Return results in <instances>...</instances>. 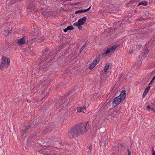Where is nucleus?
Wrapping results in <instances>:
<instances>
[{"instance_id": "f257e3e1", "label": "nucleus", "mask_w": 155, "mask_h": 155, "mask_svg": "<svg viewBox=\"0 0 155 155\" xmlns=\"http://www.w3.org/2000/svg\"><path fill=\"white\" fill-rule=\"evenodd\" d=\"M89 123H82L73 126L68 131V136L71 138L77 137L81 135L83 132L85 133L89 128Z\"/></svg>"}, {"instance_id": "f03ea898", "label": "nucleus", "mask_w": 155, "mask_h": 155, "mask_svg": "<svg viewBox=\"0 0 155 155\" xmlns=\"http://www.w3.org/2000/svg\"><path fill=\"white\" fill-rule=\"evenodd\" d=\"M125 91L123 90L121 91L119 96L115 97L112 103L113 107H115L119 104L126 97Z\"/></svg>"}, {"instance_id": "7ed1b4c3", "label": "nucleus", "mask_w": 155, "mask_h": 155, "mask_svg": "<svg viewBox=\"0 0 155 155\" xmlns=\"http://www.w3.org/2000/svg\"><path fill=\"white\" fill-rule=\"evenodd\" d=\"M7 63V67H8L9 65L10 60L7 58L5 57L2 56L1 59V63L0 64V70L2 71L3 70L5 64Z\"/></svg>"}, {"instance_id": "20e7f679", "label": "nucleus", "mask_w": 155, "mask_h": 155, "mask_svg": "<svg viewBox=\"0 0 155 155\" xmlns=\"http://www.w3.org/2000/svg\"><path fill=\"white\" fill-rule=\"evenodd\" d=\"M101 138V140L99 143L100 146H101L102 145V143H103L104 144L103 146L104 147H105L106 145L108 142V137L107 136L105 135L102 137Z\"/></svg>"}, {"instance_id": "39448f33", "label": "nucleus", "mask_w": 155, "mask_h": 155, "mask_svg": "<svg viewBox=\"0 0 155 155\" xmlns=\"http://www.w3.org/2000/svg\"><path fill=\"white\" fill-rule=\"evenodd\" d=\"M117 48L116 46H113L110 48L107 49L106 51L102 53V55H105L109 54L110 52H112L114 51Z\"/></svg>"}, {"instance_id": "423d86ee", "label": "nucleus", "mask_w": 155, "mask_h": 155, "mask_svg": "<svg viewBox=\"0 0 155 155\" xmlns=\"http://www.w3.org/2000/svg\"><path fill=\"white\" fill-rule=\"evenodd\" d=\"M100 118H96L93 121V124L97 128L101 127L102 123L100 122Z\"/></svg>"}, {"instance_id": "0eeeda50", "label": "nucleus", "mask_w": 155, "mask_h": 155, "mask_svg": "<svg viewBox=\"0 0 155 155\" xmlns=\"http://www.w3.org/2000/svg\"><path fill=\"white\" fill-rule=\"evenodd\" d=\"M122 114L120 110L115 109L114 110L113 112L110 114V115L114 117H118V115H120Z\"/></svg>"}, {"instance_id": "6e6552de", "label": "nucleus", "mask_w": 155, "mask_h": 155, "mask_svg": "<svg viewBox=\"0 0 155 155\" xmlns=\"http://www.w3.org/2000/svg\"><path fill=\"white\" fill-rule=\"evenodd\" d=\"M39 154L38 155H48L50 153V151L49 150L45 148L44 149H41L38 152Z\"/></svg>"}, {"instance_id": "1a4fd4ad", "label": "nucleus", "mask_w": 155, "mask_h": 155, "mask_svg": "<svg viewBox=\"0 0 155 155\" xmlns=\"http://www.w3.org/2000/svg\"><path fill=\"white\" fill-rule=\"evenodd\" d=\"M87 19V18L86 17H84L80 19L78 21L75 22V25H83Z\"/></svg>"}, {"instance_id": "9d476101", "label": "nucleus", "mask_w": 155, "mask_h": 155, "mask_svg": "<svg viewBox=\"0 0 155 155\" xmlns=\"http://www.w3.org/2000/svg\"><path fill=\"white\" fill-rule=\"evenodd\" d=\"M12 31V28H8L7 29L5 30L4 34L6 36H8L11 35Z\"/></svg>"}, {"instance_id": "9b49d317", "label": "nucleus", "mask_w": 155, "mask_h": 155, "mask_svg": "<svg viewBox=\"0 0 155 155\" xmlns=\"http://www.w3.org/2000/svg\"><path fill=\"white\" fill-rule=\"evenodd\" d=\"M31 127V126H30V125H28L27 126H24V128H23V129L20 131L21 133L22 134L27 132L28 130Z\"/></svg>"}, {"instance_id": "f8f14e48", "label": "nucleus", "mask_w": 155, "mask_h": 155, "mask_svg": "<svg viewBox=\"0 0 155 155\" xmlns=\"http://www.w3.org/2000/svg\"><path fill=\"white\" fill-rule=\"evenodd\" d=\"M28 42V40L27 39H18V40L17 42V43L19 44L20 45H22L23 44H27Z\"/></svg>"}, {"instance_id": "ddd939ff", "label": "nucleus", "mask_w": 155, "mask_h": 155, "mask_svg": "<svg viewBox=\"0 0 155 155\" xmlns=\"http://www.w3.org/2000/svg\"><path fill=\"white\" fill-rule=\"evenodd\" d=\"M87 107L86 106L77 107V112H82L84 113V112L83 111V110H84L86 109Z\"/></svg>"}, {"instance_id": "4468645a", "label": "nucleus", "mask_w": 155, "mask_h": 155, "mask_svg": "<svg viewBox=\"0 0 155 155\" xmlns=\"http://www.w3.org/2000/svg\"><path fill=\"white\" fill-rule=\"evenodd\" d=\"M100 55H99L98 56L96 57V58L93 61V62L95 63V64H97L98 62L100 61Z\"/></svg>"}, {"instance_id": "2eb2a0df", "label": "nucleus", "mask_w": 155, "mask_h": 155, "mask_svg": "<svg viewBox=\"0 0 155 155\" xmlns=\"http://www.w3.org/2000/svg\"><path fill=\"white\" fill-rule=\"evenodd\" d=\"M149 51V49L147 48L145 49L142 54V56L144 58L146 57V55L148 54Z\"/></svg>"}, {"instance_id": "dca6fc26", "label": "nucleus", "mask_w": 155, "mask_h": 155, "mask_svg": "<svg viewBox=\"0 0 155 155\" xmlns=\"http://www.w3.org/2000/svg\"><path fill=\"white\" fill-rule=\"evenodd\" d=\"M147 5V2L146 1H143L139 2L138 4V5H142L143 6H146Z\"/></svg>"}, {"instance_id": "f3484780", "label": "nucleus", "mask_w": 155, "mask_h": 155, "mask_svg": "<svg viewBox=\"0 0 155 155\" xmlns=\"http://www.w3.org/2000/svg\"><path fill=\"white\" fill-rule=\"evenodd\" d=\"M38 119H36L33 120V121L31 123V127H34L37 124L38 122Z\"/></svg>"}, {"instance_id": "a211bd4d", "label": "nucleus", "mask_w": 155, "mask_h": 155, "mask_svg": "<svg viewBox=\"0 0 155 155\" xmlns=\"http://www.w3.org/2000/svg\"><path fill=\"white\" fill-rule=\"evenodd\" d=\"M109 66V63H107L106 64L104 68V71L105 72H106L107 71L108 69Z\"/></svg>"}, {"instance_id": "6ab92c4d", "label": "nucleus", "mask_w": 155, "mask_h": 155, "mask_svg": "<svg viewBox=\"0 0 155 155\" xmlns=\"http://www.w3.org/2000/svg\"><path fill=\"white\" fill-rule=\"evenodd\" d=\"M45 94V91H43L41 94V95H40L41 97H41V98H40V100L39 101H41V100H42V99H44L45 98V97H46L47 95V94H45L44 95V97L42 98V95H43V94Z\"/></svg>"}, {"instance_id": "aec40b11", "label": "nucleus", "mask_w": 155, "mask_h": 155, "mask_svg": "<svg viewBox=\"0 0 155 155\" xmlns=\"http://www.w3.org/2000/svg\"><path fill=\"white\" fill-rule=\"evenodd\" d=\"M96 65V64H95V63H94L93 62L91 64H90L89 66V68L90 69H92Z\"/></svg>"}, {"instance_id": "412c9836", "label": "nucleus", "mask_w": 155, "mask_h": 155, "mask_svg": "<svg viewBox=\"0 0 155 155\" xmlns=\"http://www.w3.org/2000/svg\"><path fill=\"white\" fill-rule=\"evenodd\" d=\"M71 94V93L70 91H69L68 94L65 95L64 96V98H63V100H64V98H66L67 97L68 98H70L71 96H70Z\"/></svg>"}, {"instance_id": "4be33fe9", "label": "nucleus", "mask_w": 155, "mask_h": 155, "mask_svg": "<svg viewBox=\"0 0 155 155\" xmlns=\"http://www.w3.org/2000/svg\"><path fill=\"white\" fill-rule=\"evenodd\" d=\"M40 70L42 72H44L45 71H47V69L46 68L43 67L41 68H40Z\"/></svg>"}, {"instance_id": "5701e85b", "label": "nucleus", "mask_w": 155, "mask_h": 155, "mask_svg": "<svg viewBox=\"0 0 155 155\" xmlns=\"http://www.w3.org/2000/svg\"><path fill=\"white\" fill-rule=\"evenodd\" d=\"M91 6L89 8L86 9H82V13L85 12L89 11L91 9Z\"/></svg>"}, {"instance_id": "b1692460", "label": "nucleus", "mask_w": 155, "mask_h": 155, "mask_svg": "<svg viewBox=\"0 0 155 155\" xmlns=\"http://www.w3.org/2000/svg\"><path fill=\"white\" fill-rule=\"evenodd\" d=\"M147 108L148 110H150L153 111L154 110V108L153 107H151L149 105H148L147 106Z\"/></svg>"}, {"instance_id": "393cba45", "label": "nucleus", "mask_w": 155, "mask_h": 155, "mask_svg": "<svg viewBox=\"0 0 155 155\" xmlns=\"http://www.w3.org/2000/svg\"><path fill=\"white\" fill-rule=\"evenodd\" d=\"M75 23L73 25L74 26H77L78 27V28L79 30H81L82 28V27L81 26V25H75Z\"/></svg>"}, {"instance_id": "a878e982", "label": "nucleus", "mask_w": 155, "mask_h": 155, "mask_svg": "<svg viewBox=\"0 0 155 155\" xmlns=\"http://www.w3.org/2000/svg\"><path fill=\"white\" fill-rule=\"evenodd\" d=\"M91 147L90 146L87 149L86 151L88 154H89L91 150Z\"/></svg>"}, {"instance_id": "bb28decb", "label": "nucleus", "mask_w": 155, "mask_h": 155, "mask_svg": "<svg viewBox=\"0 0 155 155\" xmlns=\"http://www.w3.org/2000/svg\"><path fill=\"white\" fill-rule=\"evenodd\" d=\"M74 28L73 26L72 25L69 26L67 27V29L69 30H72Z\"/></svg>"}, {"instance_id": "cd10ccee", "label": "nucleus", "mask_w": 155, "mask_h": 155, "mask_svg": "<svg viewBox=\"0 0 155 155\" xmlns=\"http://www.w3.org/2000/svg\"><path fill=\"white\" fill-rule=\"evenodd\" d=\"M150 86H149L147 87L144 90V91H145L146 92L148 93L149 91V90L150 89Z\"/></svg>"}, {"instance_id": "c85d7f7f", "label": "nucleus", "mask_w": 155, "mask_h": 155, "mask_svg": "<svg viewBox=\"0 0 155 155\" xmlns=\"http://www.w3.org/2000/svg\"><path fill=\"white\" fill-rule=\"evenodd\" d=\"M49 56V55H46V54H42V58H45L46 57H47V58Z\"/></svg>"}, {"instance_id": "c756f323", "label": "nucleus", "mask_w": 155, "mask_h": 155, "mask_svg": "<svg viewBox=\"0 0 155 155\" xmlns=\"http://www.w3.org/2000/svg\"><path fill=\"white\" fill-rule=\"evenodd\" d=\"M142 61L141 60H139L137 63L138 67H140L141 65Z\"/></svg>"}, {"instance_id": "7c9ffc66", "label": "nucleus", "mask_w": 155, "mask_h": 155, "mask_svg": "<svg viewBox=\"0 0 155 155\" xmlns=\"http://www.w3.org/2000/svg\"><path fill=\"white\" fill-rule=\"evenodd\" d=\"M75 13L76 14L79 13H82V9L76 11Z\"/></svg>"}, {"instance_id": "2f4dec72", "label": "nucleus", "mask_w": 155, "mask_h": 155, "mask_svg": "<svg viewBox=\"0 0 155 155\" xmlns=\"http://www.w3.org/2000/svg\"><path fill=\"white\" fill-rule=\"evenodd\" d=\"M142 45H139L137 46V48L139 50L141 48Z\"/></svg>"}, {"instance_id": "473e14b6", "label": "nucleus", "mask_w": 155, "mask_h": 155, "mask_svg": "<svg viewBox=\"0 0 155 155\" xmlns=\"http://www.w3.org/2000/svg\"><path fill=\"white\" fill-rule=\"evenodd\" d=\"M117 147L119 148H122L124 147V146L121 144H119L117 145Z\"/></svg>"}, {"instance_id": "72a5a7b5", "label": "nucleus", "mask_w": 155, "mask_h": 155, "mask_svg": "<svg viewBox=\"0 0 155 155\" xmlns=\"http://www.w3.org/2000/svg\"><path fill=\"white\" fill-rule=\"evenodd\" d=\"M86 44L84 45L81 47V48L80 50V52L82 51L83 49L86 47Z\"/></svg>"}, {"instance_id": "f704fd0d", "label": "nucleus", "mask_w": 155, "mask_h": 155, "mask_svg": "<svg viewBox=\"0 0 155 155\" xmlns=\"http://www.w3.org/2000/svg\"><path fill=\"white\" fill-rule=\"evenodd\" d=\"M155 79V76H154V77H153L152 80H151V81H150V82L149 84V85H150V84H152V83L153 82V81Z\"/></svg>"}, {"instance_id": "c9c22d12", "label": "nucleus", "mask_w": 155, "mask_h": 155, "mask_svg": "<svg viewBox=\"0 0 155 155\" xmlns=\"http://www.w3.org/2000/svg\"><path fill=\"white\" fill-rule=\"evenodd\" d=\"M147 93V92H146L145 91H144V92H143V95H142V97L143 98L145 96H146Z\"/></svg>"}, {"instance_id": "e433bc0d", "label": "nucleus", "mask_w": 155, "mask_h": 155, "mask_svg": "<svg viewBox=\"0 0 155 155\" xmlns=\"http://www.w3.org/2000/svg\"><path fill=\"white\" fill-rule=\"evenodd\" d=\"M63 48V45H61L58 48V49L59 50H61V49H62Z\"/></svg>"}, {"instance_id": "4c0bfd02", "label": "nucleus", "mask_w": 155, "mask_h": 155, "mask_svg": "<svg viewBox=\"0 0 155 155\" xmlns=\"http://www.w3.org/2000/svg\"><path fill=\"white\" fill-rule=\"evenodd\" d=\"M127 151L128 153V155H131L130 151L128 149H127Z\"/></svg>"}, {"instance_id": "58836bf2", "label": "nucleus", "mask_w": 155, "mask_h": 155, "mask_svg": "<svg viewBox=\"0 0 155 155\" xmlns=\"http://www.w3.org/2000/svg\"><path fill=\"white\" fill-rule=\"evenodd\" d=\"M132 52H133V51H132V49H131V50H130L128 52L130 54H132Z\"/></svg>"}, {"instance_id": "ea45409f", "label": "nucleus", "mask_w": 155, "mask_h": 155, "mask_svg": "<svg viewBox=\"0 0 155 155\" xmlns=\"http://www.w3.org/2000/svg\"><path fill=\"white\" fill-rule=\"evenodd\" d=\"M68 29H67V27L63 31L64 32H66L68 31Z\"/></svg>"}, {"instance_id": "a19ab883", "label": "nucleus", "mask_w": 155, "mask_h": 155, "mask_svg": "<svg viewBox=\"0 0 155 155\" xmlns=\"http://www.w3.org/2000/svg\"><path fill=\"white\" fill-rule=\"evenodd\" d=\"M48 50H46V49H44V50L43 51V52L45 53L48 52Z\"/></svg>"}, {"instance_id": "79ce46f5", "label": "nucleus", "mask_w": 155, "mask_h": 155, "mask_svg": "<svg viewBox=\"0 0 155 155\" xmlns=\"http://www.w3.org/2000/svg\"><path fill=\"white\" fill-rule=\"evenodd\" d=\"M152 104H153V106H155V101H154L153 103H152Z\"/></svg>"}, {"instance_id": "37998d69", "label": "nucleus", "mask_w": 155, "mask_h": 155, "mask_svg": "<svg viewBox=\"0 0 155 155\" xmlns=\"http://www.w3.org/2000/svg\"><path fill=\"white\" fill-rule=\"evenodd\" d=\"M152 155H155V152H154L152 153Z\"/></svg>"}, {"instance_id": "c03bdc74", "label": "nucleus", "mask_w": 155, "mask_h": 155, "mask_svg": "<svg viewBox=\"0 0 155 155\" xmlns=\"http://www.w3.org/2000/svg\"><path fill=\"white\" fill-rule=\"evenodd\" d=\"M129 47H130V49H131V48H133V46H130Z\"/></svg>"}, {"instance_id": "a18cd8bd", "label": "nucleus", "mask_w": 155, "mask_h": 155, "mask_svg": "<svg viewBox=\"0 0 155 155\" xmlns=\"http://www.w3.org/2000/svg\"><path fill=\"white\" fill-rule=\"evenodd\" d=\"M36 31H36V30H34V33H36Z\"/></svg>"}, {"instance_id": "49530a36", "label": "nucleus", "mask_w": 155, "mask_h": 155, "mask_svg": "<svg viewBox=\"0 0 155 155\" xmlns=\"http://www.w3.org/2000/svg\"><path fill=\"white\" fill-rule=\"evenodd\" d=\"M21 39H25V38L24 37H23L22 38H21Z\"/></svg>"}, {"instance_id": "de8ad7c7", "label": "nucleus", "mask_w": 155, "mask_h": 155, "mask_svg": "<svg viewBox=\"0 0 155 155\" xmlns=\"http://www.w3.org/2000/svg\"><path fill=\"white\" fill-rule=\"evenodd\" d=\"M154 113H155V109H154V110L153 111Z\"/></svg>"}, {"instance_id": "09e8293b", "label": "nucleus", "mask_w": 155, "mask_h": 155, "mask_svg": "<svg viewBox=\"0 0 155 155\" xmlns=\"http://www.w3.org/2000/svg\"><path fill=\"white\" fill-rule=\"evenodd\" d=\"M36 35V34H34V35H33L35 36V35Z\"/></svg>"}, {"instance_id": "8fccbe9b", "label": "nucleus", "mask_w": 155, "mask_h": 155, "mask_svg": "<svg viewBox=\"0 0 155 155\" xmlns=\"http://www.w3.org/2000/svg\"><path fill=\"white\" fill-rule=\"evenodd\" d=\"M88 42V41H86V43H88V42Z\"/></svg>"}, {"instance_id": "3c124183", "label": "nucleus", "mask_w": 155, "mask_h": 155, "mask_svg": "<svg viewBox=\"0 0 155 155\" xmlns=\"http://www.w3.org/2000/svg\"><path fill=\"white\" fill-rule=\"evenodd\" d=\"M91 155H93V154H92V153H91Z\"/></svg>"}]
</instances>
